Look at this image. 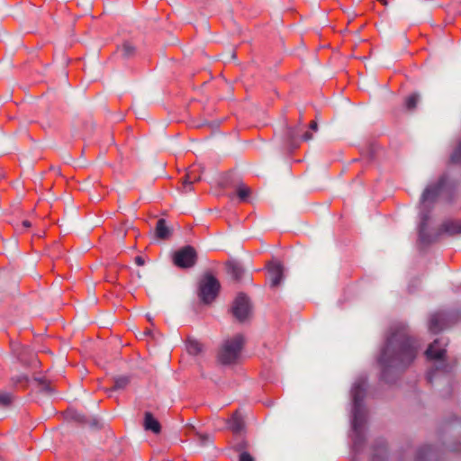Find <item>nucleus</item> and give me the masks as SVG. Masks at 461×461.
<instances>
[{
	"mask_svg": "<svg viewBox=\"0 0 461 461\" xmlns=\"http://www.w3.org/2000/svg\"><path fill=\"white\" fill-rule=\"evenodd\" d=\"M446 182L447 176L444 175L438 179L437 184L428 185L420 196L419 203V239L421 243L429 244L435 242L442 234L448 236L461 234V221L457 220H447L442 222L434 236H430L427 232L429 213Z\"/></svg>",
	"mask_w": 461,
	"mask_h": 461,
	"instance_id": "f03ea898",
	"label": "nucleus"
},
{
	"mask_svg": "<svg viewBox=\"0 0 461 461\" xmlns=\"http://www.w3.org/2000/svg\"><path fill=\"white\" fill-rule=\"evenodd\" d=\"M117 50L122 53V57L129 59L135 54L136 48L131 42L125 41L121 47H118Z\"/></svg>",
	"mask_w": 461,
	"mask_h": 461,
	"instance_id": "4be33fe9",
	"label": "nucleus"
},
{
	"mask_svg": "<svg viewBox=\"0 0 461 461\" xmlns=\"http://www.w3.org/2000/svg\"><path fill=\"white\" fill-rule=\"evenodd\" d=\"M201 179V176L194 168L189 170L184 176L182 185L183 192L187 193L192 190V185Z\"/></svg>",
	"mask_w": 461,
	"mask_h": 461,
	"instance_id": "ddd939ff",
	"label": "nucleus"
},
{
	"mask_svg": "<svg viewBox=\"0 0 461 461\" xmlns=\"http://www.w3.org/2000/svg\"><path fill=\"white\" fill-rule=\"evenodd\" d=\"M452 450H453V451H459V450H461V449H460V448H458V447H453V448H452Z\"/></svg>",
	"mask_w": 461,
	"mask_h": 461,
	"instance_id": "c9c22d12",
	"label": "nucleus"
},
{
	"mask_svg": "<svg viewBox=\"0 0 461 461\" xmlns=\"http://www.w3.org/2000/svg\"><path fill=\"white\" fill-rule=\"evenodd\" d=\"M156 235L158 239H167L170 236V230L167 226L166 220L159 219L156 225Z\"/></svg>",
	"mask_w": 461,
	"mask_h": 461,
	"instance_id": "a211bd4d",
	"label": "nucleus"
},
{
	"mask_svg": "<svg viewBox=\"0 0 461 461\" xmlns=\"http://www.w3.org/2000/svg\"><path fill=\"white\" fill-rule=\"evenodd\" d=\"M457 318L455 314L447 312H438L430 315L429 321V330L430 332L437 334L451 323L456 321Z\"/></svg>",
	"mask_w": 461,
	"mask_h": 461,
	"instance_id": "6e6552de",
	"label": "nucleus"
},
{
	"mask_svg": "<svg viewBox=\"0 0 461 461\" xmlns=\"http://www.w3.org/2000/svg\"><path fill=\"white\" fill-rule=\"evenodd\" d=\"M22 224L24 229H29L32 226L31 221L27 220H24Z\"/></svg>",
	"mask_w": 461,
	"mask_h": 461,
	"instance_id": "f704fd0d",
	"label": "nucleus"
},
{
	"mask_svg": "<svg viewBox=\"0 0 461 461\" xmlns=\"http://www.w3.org/2000/svg\"><path fill=\"white\" fill-rule=\"evenodd\" d=\"M301 139L307 141L312 139V134L310 131H305L302 136Z\"/></svg>",
	"mask_w": 461,
	"mask_h": 461,
	"instance_id": "7c9ffc66",
	"label": "nucleus"
},
{
	"mask_svg": "<svg viewBox=\"0 0 461 461\" xmlns=\"http://www.w3.org/2000/svg\"><path fill=\"white\" fill-rule=\"evenodd\" d=\"M244 342V337L241 334H236L224 339L217 352L218 361L222 365L237 363L240 357Z\"/></svg>",
	"mask_w": 461,
	"mask_h": 461,
	"instance_id": "20e7f679",
	"label": "nucleus"
},
{
	"mask_svg": "<svg viewBox=\"0 0 461 461\" xmlns=\"http://www.w3.org/2000/svg\"><path fill=\"white\" fill-rule=\"evenodd\" d=\"M240 461H255L254 457L248 452L243 451L240 455Z\"/></svg>",
	"mask_w": 461,
	"mask_h": 461,
	"instance_id": "c85d7f7f",
	"label": "nucleus"
},
{
	"mask_svg": "<svg viewBox=\"0 0 461 461\" xmlns=\"http://www.w3.org/2000/svg\"><path fill=\"white\" fill-rule=\"evenodd\" d=\"M366 392V381L359 377L351 389L352 396V440L353 449L360 451L364 441V426L366 423V411L363 403Z\"/></svg>",
	"mask_w": 461,
	"mask_h": 461,
	"instance_id": "7ed1b4c3",
	"label": "nucleus"
},
{
	"mask_svg": "<svg viewBox=\"0 0 461 461\" xmlns=\"http://www.w3.org/2000/svg\"><path fill=\"white\" fill-rule=\"evenodd\" d=\"M310 129L312 131H316L318 130V124L316 122L312 121L311 123H310Z\"/></svg>",
	"mask_w": 461,
	"mask_h": 461,
	"instance_id": "72a5a7b5",
	"label": "nucleus"
},
{
	"mask_svg": "<svg viewBox=\"0 0 461 461\" xmlns=\"http://www.w3.org/2000/svg\"><path fill=\"white\" fill-rule=\"evenodd\" d=\"M250 312L251 304L249 297L243 293L239 294L231 306V312L233 316L238 321H243L249 317Z\"/></svg>",
	"mask_w": 461,
	"mask_h": 461,
	"instance_id": "1a4fd4ad",
	"label": "nucleus"
},
{
	"mask_svg": "<svg viewBox=\"0 0 461 461\" xmlns=\"http://www.w3.org/2000/svg\"><path fill=\"white\" fill-rule=\"evenodd\" d=\"M302 129L300 126L294 128H287L286 138L291 146L296 147L298 145V139L301 136Z\"/></svg>",
	"mask_w": 461,
	"mask_h": 461,
	"instance_id": "f3484780",
	"label": "nucleus"
},
{
	"mask_svg": "<svg viewBox=\"0 0 461 461\" xmlns=\"http://www.w3.org/2000/svg\"><path fill=\"white\" fill-rule=\"evenodd\" d=\"M11 383L14 386L22 385L26 387L29 383V377L27 375H18L11 377Z\"/></svg>",
	"mask_w": 461,
	"mask_h": 461,
	"instance_id": "393cba45",
	"label": "nucleus"
},
{
	"mask_svg": "<svg viewBox=\"0 0 461 461\" xmlns=\"http://www.w3.org/2000/svg\"><path fill=\"white\" fill-rule=\"evenodd\" d=\"M246 447H247V443L245 441L239 443L236 447L237 450H239V451H241Z\"/></svg>",
	"mask_w": 461,
	"mask_h": 461,
	"instance_id": "473e14b6",
	"label": "nucleus"
},
{
	"mask_svg": "<svg viewBox=\"0 0 461 461\" xmlns=\"http://www.w3.org/2000/svg\"><path fill=\"white\" fill-rule=\"evenodd\" d=\"M447 341L443 339H435L425 351L426 357L429 360H439V363L435 365V370H431L428 373L427 379L429 383L432 382L435 371H442L448 373L452 367L445 364L444 357L447 352Z\"/></svg>",
	"mask_w": 461,
	"mask_h": 461,
	"instance_id": "39448f33",
	"label": "nucleus"
},
{
	"mask_svg": "<svg viewBox=\"0 0 461 461\" xmlns=\"http://www.w3.org/2000/svg\"><path fill=\"white\" fill-rule=\"evenodd\" d=\"M250 194V188L245 184L240 183L236 186V195L238 196L240 202H248Z\"/></svg>",
	"mask_w": 461,
	"mask_h": 461,
	"instance_id": "412c9836",
	"label": "nucleus"
},
{
	"mask_svg": "<svg viewBox=\"0 0 461 461\" xmlns=\"http://www.w3.org/2000/svg\"><path fill=\"white\" fill-rule=\"evenodd\" d=\"M143 426L146 430H150L155 434H158L161 430L160 423L149 411H146L144 414Z\"/></svg>",
	"mask_w": 461,
	"mask_h": 461,
	"instance_id": "4468645a",
	"label": "nucleus"
},
{
	"mask_svg": "<svg viewBox=\"0 0 461 461\" xmlns=\"http://www.w3.org/2000/svg\"><path fill=\"white\" fill-rule=\"evenodd\" d=\"M227 272L236 281H240L244 274V268L240 263L237 261H229L226 263Z\"/></svg>",
	"mask_w": 461,
	"mask_h": 461,
	"instance_id": "2eb2a0df",
	"label": "nucleus"
},
{
	"mask_svg": "<svg viewBox=\"0 0 461 461\" xmlns=\"http://www.w3.org/2000/svg\"><path fill=\"white\" fill-rule=\"evenodd\" d=\"M221 288L220 282L211 273H205L199 281L198 296L203 303H211L217 297Z\"/></svg>",
	"mask_w": 461,
	"mask_h": 461,
	"instance_id": "423d86ee",
	"label": "nucleus"
},
{
	"mask_svg": "<svg viewBox=\"0 0 461 461\" xmlns=\"http://www.w3.org/2000/svg\"><path fill=\"white\" fill-rule=\"evenodd\" d=\"M130 381L131 379L129 376H118L114 379V385L112 390H123L128 386Z\"/></svg>",
	"mask_w": 461,
	"mask_h": 461,
	"instance_id": "5701e85b",
	"label": "nucleus"
},
{
	"mask_svg": "<svg viewBox=\"0 0 461 461\" xmlns=\"http://www.w3.org/2000/svg\"><path fill=\"white\" fill-rule=\"evenodd\" d=\"M197 259V252L195 249L190 245L180 248L173 254V263L179 268H191L195 266Z\"/></svg>",
	"mask_w": 461,
	"mask_h": 461,
	"instance_id": "0eeeda50",
	"label": "nucleus"
},
{
	"mask_svg": "<svg viewBox=\"0 0 461 461\" xmlns=\"http://www.w3.org/2000/svg\"><path fill=\"white\" fill-rule=\"evenodd\" d=\"M415 461H441V457L435 447L423 446L418 449Z\"/></svg>",
	"mask_w": 461,
	"mask_h": 461,
	"instance_id": "f8f14e48",
	"label": "nucleus"
},
{
	"mask_svg": "<svg viewBox=\"0 0 461 461\" xmlns=\"http://www.w3.org/2000/svg\"><path fill=\"white\" fill-rule=\"evenodd\" d=\"M270 285L276 288L280 285L284 279V267L280 262L272 261L267 265Z\"/></svg>",
	"mask_w": 461,
	"mask_h": 461,
	"instance_id": "9b49d317",
	"label": "nucleus"
},
{
	"mask_svg": "<svg viewBox=\"0 0 461 461\" xmlns=\"http://www.w3.org/2000/svg\"><path fill=\"white\" fill-rule=\"evenodd\" d=\"M13 395L10 393L0 392V405L7 407L11 404Z\"/></svg>",
	"mask_w": 461,
	"mask_h": 461,
	"instance_id": "bb28decb",
	"label": "nucleus"
},
{
	"mask_svg": "<svg viewBox=\"0 0 461 461\" xmlns=\"http://www.w3.org/2000/svg\"><path fill=\"white\" fill-rule=\"evenodd\" d=\"M420 347L405 324L397 323L392 326L378 358L382 368V380L393 383L396 375L414 361Z\"/></svg>",
	"mask_w": 461,
	"mask_h": 461,
	"instance_id": "f257e3e1",
	"label": "nucleus"
},
{
	"mask_svg": "<svg viewBox=\"0 0 461 461\" xmlns=\"http://www.w3.org/2000/svg\"><path fill=\"white\" fill-rule=\"evenodd\" d=\"M33 380L35 383H37L40 392L44 393L46 394L53 393L54 390L51 387L50 381L45 379V377L36 375L34 376Z\"/></svg>",
	"mask_w": 461,
	"mask_h": 461,
	"instance_id": "6ab92c4d",
	"label": "nucleus"
},
{
	"mask_svg": "<svg viewBox=\"0 0 461 461\" xmlns=\"http://www.w3.org/2000/svg\"><path fill=\"white\" fill-rule=\"evenodd\" d=\"M419 100H420V95L418 94L414 93V94L410 95L405 99L404 104H405L406 109L409 111H413L416 108Z\"/></svg>",
	"mask_w": 461,
	"mask_h": 461,
	"instance_id": "b1692460",
	"label": "nucleus"
},
{
	"mask_svg": "<svg viewBox=\"0 0 461 461\" xmlns=\"http://www.w3.org/2000/svg\"><path fill=\"white\" fill-rule=\"evenodd\" d=\"M135 263L138 265V266H143L145 261L143 259V258L138 256L135 258Z\"/></svg>",
	"mask_w": 461,
	"mask_h": 461,
	"instance_id": "2f4dec72",
	"label": "nucleus"
},
{
	"mask_svg": "<svg viewBox=\"0 0 461 461\" xmlns=\"http://www.w3.org/2000/svg\"><path fill=\"white\" fill-rule=\"evenodd\" d=\"M27 351L26 348H23L22 352L17 355L18 360L24 366H29L32 362L31 359L26 357Z\"/></svg>",
	"mask_w": 461,
	"mask_h": 461,
	"instance_id": "cd10ccee",
	"label": "nucleus"
},
{
	"mask_svg": "<svg viewBox=\"0 0 461 461\" xmlns=\"http://www.w3.org/2000/svg\"><path fill=\"white\" fill-rule=\"evenodd\" d=\"M198 438L201 445H205L210 440V437L206 434H199Z\"/></svg>",
	"mask_w": 461,
	"mask_h": 461,
	"instance_id": "c756f323",
	"label": "nucleus"
},
{
	"mask_svg": "<svg viewBox=\"0 0 461 461\" xmlns=\"http://www.w3.org/2000/svg\"><path fill=\"white\" fill-rule=\"evenodd\" d=\"M449 161L452 164H458L461 162V140L451 153Z\"/></svg>",
	"mask_w": 461,
	"mask_h": 461,
	"instance_id": "a878e982",
	"label": "nucleus"
},
{
	"mask_svg": "<svg viewBox=\"0 0 461 461\" xmlns=\"http://www.w3.org/2000/svg\"><path fill=\"white\" fill-rule=\"evenodd\" d=\"M229 428L231 429V431L235 434L240 433L244 429V420L241 417V415L235 411L230 419L228 421Z\"/></svg>",
	"mask_w": 461,
	"mask_h": 461,
	"instance_id": "dca6fc26",
	"label": "nucleus"
},
{
	"mask_svg": "<svg viewBox=\"0 0 461 461\" xmlns=\"http://www.w3.org/2000/svg\"><path fill=\"white\" fill-rule=\"evenodd\" d=\"M185 347L187 352L193 356H197L203 351V344L192 338L187 339Z\"/></svg>",
	"mask_w": 461,
	"mask_h": 461,
	"instance_id": "aec40b11",
	"label": "nucleus"
},
{
	"mask_svg": "<svg viewBox=\"0 0 461 461\" xmlns=\"http://www.w3.org/2000/svg\"><path fill=\"white\" fill-rule=\"evenodd\" d=\"M66 419L82 425L89 426L92 429H100L102 427L97 418L87 417L77 411H68L66 414Z\"/></svg>",
	"mask_w": 461,
	"mask_h": 461,
	"instance_id": "9d476101",
	"label": "nucleus"
}]
</instances>
